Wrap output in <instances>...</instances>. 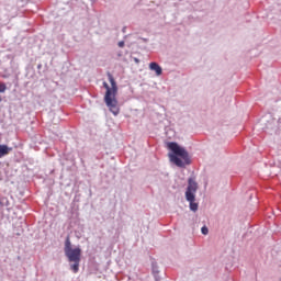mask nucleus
<instances>
[{"mask_svg": "<svg viewBox=\"0 0 281 281\" xmlns=\"http://www.w3.org/2000/svg\"><path fill=\"white\" fill-rule=\"evenodd\" d=\"M108 78L111 83V88L109 87V83L106 81L103 82L104 89H106L105 95H104V102L111 113L113 115H120V104L117 103V82H115V78H113V75L111 72H108Z\"/></svg>", "mask_w": 281, "mask_h": 281, "instance_id": "obj_1", "label": "nucleus"}, {"mask_svg": "<svg viewBox=\"0 0 281 281\" xmlns=\"http://www.w3.org/2000/svg\"><path fill=\"white\" fill-rule=\"evenodd\" d=\"M202 234L204 236H207V233H209V229H207V226H203L202 229H201Z\"/></svg>", "mask_w": 281, "mask_h": 281, "instance_id": "obj_10", "label": "nucleus"}, {"mask_svg": "<svg viewBox=\"0 0 281 281\" xmlns=\"http://www.w3.org/2000/svg\"><path fill=\"white\" fill-rule=\"evenodd\" d=\"M7 89H8V87L5 86V83L1 82L0 83V93H5Z\"/></svg>", "mask_w": 281, "mask_h": 281, "instance_id": "obj_9", "label": "nucleus"}, {"mask_svg": "<svg viewBox=\"0 0 281 281\" xmlns=\"http://www.w3.org/2000/svg\"><path fill=\"white\" fill-rule=\"evenodd\" d=\"M65 255L68 258L69 262H80V257L82 256V249L72 248L66 251Z\"/></svg>", "mask_w": 281, "mask_h": 281, "instance_id": "obj_4", "label": "nucleus"}, {"mask_svg": "<svg viewBox=\"0 0 281 281\" xmlns=\"http://www.w3.org/2000/svg\"><path fill=\"white\" fill-rule=\"evenodd\" d=\"M10 147L8 145H0V159L1 157H5V155H10Z\"/></svg>", "mask_w": 281, "mask_h": 281, "instance_id": "obj_6", "label": "nucleus"}, {"mask_svg": "<svg viewBox=\"0 0 281 281\" xmlns=\"http://www.w3.org/2000/svg\"><path fill=\"white\" fill-rule=\"evenodd\" d=\"M74 265L70 266V269L74 271V273H78L80 271V261H72Z\"/></svg>", "mask_w": 281, "mask_h": 281, "instance_id": "obj_8", "label": "nucleus"}, {"mask_svg": "<svg viewBox=\"0 0 281 281\" xmlns=\"http://www.w3.org/2000/svg\"><path fill=\"white\" fill-rule=\"evenodd\" d=\"M149 69H150V71H155L156 76H161V74H164L161 66H159V64H157L155 61L149 64Z\"/></svg>", "mask_w": 281, "mask_h": 281, "instance_id": "obj_5", "label": "nucleus"}, {"mask_svg": "<svg viewBox=\"0 0 281 281\" xmlns=\"http://www.w3.org/2000/svg\"><path fill=\"white\" fill-rule=\"evenodd\" d=\"M0 102H1V97H0Z\"/></svg>", "mask_w": 281, "mask_h": 281, "instance_id": "obj_13", "label": "nucleus"}, {"mask_svg": "<svg viewBox=\"0 0 281 281\" xmlns=\"http://www.w3.org/2000/svg\"><path fill=\"white\" fill-rule=\"evenodd\" d=\"M71 249V239H69V237L66 238V241H65V248H64V251L65 254H67V251H70Z\"/></svg>", "mask_w": 281, "mask_h": 281, "instance_id": "obj_7", "label": "nucleus"}, {"mask_svg": "<svg viewBox=\"0 0 281 281\" xmlns=\"http://www.w3.org/2000/svg\"><path fill=\"white\" fill-rule=\"evenodd\" d=\"M135 63H139V59H138V58H135Z\"/></svg>", "mask_w": 281, "mask_h": 281, "instance_id": "obj_12", "label": "nucleus"}, {"mask_svg": "<svg viewBox=\"0 0 281 281\" xmlns=\"http://www.w3.org/2000/svg\"><path fill=\"white\" fill-rule=\"evenodd\" d=\"M119 47H124V42H119Z\"/></svg>", "mask_w": 281, "mask_h": 281, "instance_id": "obj_11", "label": "nucleus"}, {"mask_svg": "<svg viewBox=\"0 0 281 281\" xmlns=\"http://www.w3.org/2000/svg\"><path fill=\"white\" fill-rule=\"evenodd\" d=\"M167 148L173 153L169 154V158L178 168H183L186 165L190 166V155L186 148L179 146L177 143H168Z\"/></svg>", "mask_w": 281, "mask_h": 281, "instance_id": "obj_2", "label": "nucleus"}, {"mask_svg": "<svg viewBox=\"0 0 281 281\" xmlns=\"http://www.w3.org/2000/svg\"><path fill=\"white\" fill-rule=\"evenodd\" d=\"M199 190V183H196V181H194V179L189 178L188 180V188L186 191V199L187 201H189L190 203V210H192V212H196V210H199V204L194 201H196V191Z\"/></svg>", "mask_w": 281, "mask_h": 281, "instance_id": "obj_3", "label": "nucleus"}]
</instances>
